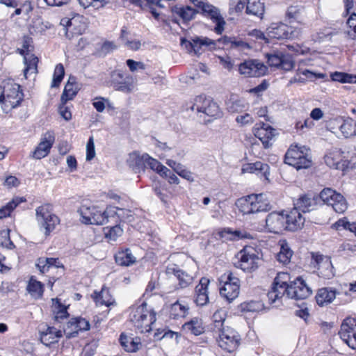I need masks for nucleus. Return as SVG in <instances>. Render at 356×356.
I'll return each instance as SVG.
<instances>
[{
	"mask_svg": "<svg viewBox=\"0 0 356 356\" xmlns=\"http://www.w3.org/2000/svg\"><path fill=\"white\" fill-rule=\"evenodd\" d=\"M290 279V275L287 273L280 272L277 274L272 284L271 290L267 294L271 303H275L285 295L289 298L296 300L306 299L311 296V288L300 277L292 282Z\"/></svg>",
	"mask_w": 356,
	"mask_h": 356,
	"instance_id": "nucleus-1",
	"label": "nucleus"
},
{
	"mask_svg": "<svg viewBox=\"0 0 356 356\" xmlns=\"http://www.w3.org/2000/svg\"><path fill=\"white\" fill-rule=\"evenodd\" d=\"M0 87L2 89L0 104L4 112L8 113L21 104L24 94L20 86L13 80L3 81Z\"/></svg>",
	"mask_w": 356,
	"mask_h": 356,
	"instance_id": "nucleus-2",
	"label": "nucleus"
},
{
	"mask_svg": "<svg viewBox=\"0 0 356 356\" xmlns=\"http://www.w3.org/2000/svg\"><path fill=\"white\" fill-rule=\"evenodd\" d=\"M284 162L298 170L308 168L312 165L311 150L305 145H291L285 154Z\"/></svg>",
	"mask_w": 356,
	"mask_h": 356,
	"instance_id": "nucleus-3",
	"label": "nucleus"
},
{
	"mask_svg": "<svg viewBox=\"0 0 356 356\" xmlns=\"http://www.w3.org/2000/svg\"><path fill=\"white\" fill-rule=\"evenodd\" d=\"M156 320V313L152 309H148L146 303L133 308L130 314V321L140 333L149 332L152 330V325Z\"/></svg>",
	"mask_w": 356,
	"mask_h": 356,
	"instance_id": "nucleus-4",
	"label": "nucleus"
},
{
	"mask_svg": "<svg viewBox=\"0 0 356 356\" xmlns=\"http://www.w3.org/2000/svg\"><path fill=\"white\" fill-rule=\"evenodd\" d=\"M236 204L239 210L246 215L268 211L272 208L270 202L264 198L262 193L252 194L239 199Z\"/></svg>",
	"mask_w": 356,
	"mask_h": 356,
	"instance_id": "nucleus-5",
	"label": "nucleus"
},
{
	"mask_svg": "<svg viewBox=\"0 0 356 356\" xmlns=\"http://www.w3.org/2000/svg\"><path fill=\"white\" fill-rule=\"evenodd\" d=\"M79 212L82 222L85 224L104 225L109 222V218H116V211L112 208H107L102 211L95 207L83 205Z\"/></svg>",
	"mask_w": 356,
	"mask_h": 356,
	"instance_id": "nucleus-6",
	"label": "nucleus"
},
{
	"mask_svg": "<svg viewBox=\"0 0 356 356\" xmlns=\"http://www.w3.org/2000/svg\"><path fill=\"white\" fill-rule=\"evenodd\" d=\"M35 216L40 227L44 230L46 235H49L60 222L58 217L53 213L52 205L50 204L37 207Z\"/></svg>",
	"mask_w": 356,
	"mask_h": 356,
	"instance_id": "nucleus-7",
	"label": "nucleus"
},
{
	"mask_svg": "<svg viewBox=\"0 0 356 356\" xmlns=\"http://www.w3.org/2000/svg\"><path fill=\"white\" fill-rule=\"evenodd\" d=\"M60 24L63 27L66 37L71 39L74 35H79L85 32L87 29V19L83 15L74 14L70 18H62Z\"/></svg>",
	"mask_w": 356,
	"mask_h": 356,
	"instance_id": "nucleus-8",
	"label": "nucleus"
},
{
	"mask_svg": "<svg viewBox=\"0 0 356 356\" xmlns=\"http://www.w3.org/2000/svg\"><path fill=\"white\" fill-rule=\"evenodd\" d=\"M218 346L223 350L232 353L236 350L241 341L240 334L233 328L226 327L216 332Z\"/></svg>",
	"mask_w": 356,
	"mask_h": 356,
	"instance_id": "nucleus-9",
	"label": "nucleus"
},
{
	"mask_svg": "<svg viewBox=\"0 0 356 356\" xmlns=\"http://www.w3.org/2000/svg\"><path fill=\"white\" fill-rule=\"evenodd\" d=\"M221 282H224V284L220 288V294L231 302L238 296L240 280L229 272L221 276Z\"/></svg>",
	"mask_w": 356,
	"mask_h": 356,
	"instance_id": "nucleus-10",
	"label": "nucleus"
},
{
	"mask_svg": "<svg viewBox=\"0 0 356 356\" xmlns=\"http://www.w3.org/2000/svg\"><path fill=\"white\" fill-rule=\"evenodd\" d=\"M319 198L338 213H342L347 209V202L343 196L330 188H324L320 193Z\"/></svg>",
	"mask_w": 356,
	"mask_h": 356,
	"instance_id": "nucleus-11",
	"label": "nucleus"
},
{
	"mask_svg": "<svg viewBox=\"0 0 356 356\" xmlns=\"http://www.w3.org/2000/svg\"><path fill=\"white\" fill-rule=\"evenodd\" d=\"M311 264L315 268H317L319 277L327 280L334 277V269L329 257L324 256L318 252H312Z\"/></svg>",
	"mask_w": 356,
	"mask_h": 356,
	"instance_id": "nucleus-12",
	"label": "nucleus"
},
{
	"mask_svg": "<svg viewBox=\"0 0 356 356\" xmlns=\"http://www.w3.org/2000/svg\"><path fill=\"white\" fill-rule=\"evenodd\" d=\"M259 257L252 247H245L238 253V261L235 263L237 268L243 271L254 270L258 267Z\"/></svg>",
	"mask_w": 356,
	"mask_h": 356,
	"instance_id": "nucleus-13",
	"label": "nucleus"
},
{
	"mask_svg": "<svg viewBox=\"0 0 356 356\" xmlns=\"http://www.w3.org/2000/svg\"><path fill=\"white\" fill-rule=\"evenodd\" d=\"M199 13L204 17L209 18L213 23H216L215 31L218 34H221L224 31L225 21L222 16L218 8L209 3L207 1L198 8Z\"/></svg>",
	"mask_w": 356,
	"mask_h": 356,
	"instance_id": "nucleus-14",
	"label": "nucleus"
},
{
	"mask_svg": "<svg viewBox=\"0 0 356 356\" xmlns=\"http://www.w3.org/2000/svg\"><path fill=\"white\" fill-rule=\"evenodd\" d=\"M190 108L193 111L202 112L209 116L220 117L221 115L218 104L202 95L197 96L195 98L194 103Z\"/></svg>",
	"mask_w": 356,
	"mask_h": 356,
	"instance_id": "nucleus-15",
	"label": "nucleus"
},
{
	"mask_svg": "<svg viewBox=\"0 0 356 356\" xmlns=\"http://www.w3.org/2000/svg\"><path fill=\"white\" fill-rule=\"evenodd\" d=\"M111 82L116 90L129 93L134 90L133 77L121 70H114L111 74Z\"/></svg>",
	"mask_w": 356,
	"mask_h": 356,
	"instance_id": "nucleus-16",
	"label": "nucleus"
},
{
	"mask_svg": "<svg viewBox=\"0 0 356 356\" xmlns=\"http://www.w3.org/2000/svg\"><path fill=\"white\" fill-rule=\"evenodd\" d=\"M356 318L347 317L341 325L340 338L352 349H356Z\"/></svg>",
	"mask_w": 356,
	"mask_h": 356,
	"instance_id": "nucleus-17",
	"label": "nucleus"
},
{
	"mask_svg": "<svg viewBox=\"0 0 356 356\" xmlns=\"http://www.w3.org/2000/svg\"><path fill=\"white\" fill-rule=\"evenodd\" d=\"M267 67L259 60H247L238 65L241 74L245 76H261L266 74Z\"/></svg>",
	"mask_w": 356,
	"mask_h": 356,
	"instance_id": "nucleus-18",
	"label": "nucleus"
},
{
	"mask_svg": "<svg viewBox=\"0 0 356 356\" xmlns=\"http://www.w3.org/2000/svg\"><path fill=\"white\" fill-rule=\"evenodd\" d=\"M268 63L271 67H280L285 71L291 70L294 66V61L291 55L276 51L268 54Z\"/></svg>",
	"mask_w": 356,
	"mask_h": 356,
	"instance_id": "nucleus-19",
	"label": "nucleus"
},
{
	"mask_svg": "<svg viewBox=\"0 0 356 356\" xmlns=\"http://www.w3.org/2000/svg\"><path fill=\"white\" fill-rule=\"evenodd\" d=\"M284 211V219L286 229L287 231L296 232L303 227L305 218L302 216V213L293 207L289 211Z\"/></svg>",
	"mask_w": 356,
	"mask_h": 356,
	"instance_id": "nucleus-20",
	"label": "nucleus"
},
{
	"mask_svg": "<svg viewBox=\"0 0 356 356\" xmlns=\"http://www.w3.org/2000/svg\"><path fill=\"white\" fill-rule=\"evenodd\" d=\"M284 211L271 212L266 218V228L269 232L280 234L286 229Z\"/></svg>",
	"mask_w": 356,
	"mask_h": 356,
	"instance_id": "nucleus-21",
	"label": "nucleus"
},
{
	"mask_svg": "<svg viewBox=\"0 0 356 356\" xmlns=\"http://www.w3.org/2000/svg\"><path fill=\"white\" fill-rule=\"evenodd\" d=\"M266 35L273 39H291L294 38V31L284 23H272L266 29Z\"/></svg>",
	"mask_w": 356,
	"mask_h": 356,
	"instance_id": "nucleus-22",
	"label": "nucleus"
},
{
	"mask_svg": "<svg viewBox=\"0 0 356 356\" xmlns=\"http://www.w3.org/2000/svg\"><path fill=\"white\" fill-rule=\"evenodd\" d=\"M171 11L175 17L172 21L179 23L177 17L182 20L184 24H187L193 20L199 11L190 6H175L171 8Z\"/></svg>",
	"mask_w": 356,
	"mask_h": 356,
	"instance_id": "nucleus-23",
	"label": "nucleus"
},
{
	"mask_svg": "<svg viewBox=\"0 0 356 356\" xmlns=\"http://www.w3.org/2000/svg\"><path fill=\"white\" fill-rule=\"evenodd\" d=\"M54 140L55 137L52 132L45 133L41 142L33 152V156L36 159L45 157L49 153Z\"/></svg>",
	"mask_w": 356,
	"mask_h": 356,
	"instance_id": "nucleus-24",
	"label": "nucleus"
},
{
	"mask_svg": "<svg viewBox=\"0 0 356 356\" xmlns=\"http://www.w3.org/2000/svg\"><path fill=\"white\" fill-rule=\"evenodd\" d=\"M166 273L168 275H173L176 277L178 280V286L181 289L186 288L191 285L194 280V275L193 274L188 273L179 269L176 265L168 266Z\"/></svg>",
	"mask_w": 356,
	"mask_h": 356,
	"instance_id": "nucleus-25",
	"label": "nucleus"
},
{
	"mask_svg": "<svg viewBox=\"0 0 356 356\" xmlns=\"http://www.w3.org/2000/svg\"><path fill=\"white\" fill-rule=\"evenodd\" d=\"M318 200V196L310 194H305L300 195L296 202H294V207L300 212L306 213L313 211L316 209Z\"/></svg>",
	"mask_w": 356,
	"mask_h": 356,
	"instance_id": "nucleus-26",
	"label": "nucleus"
},
{
	"mask_svg": "<svg viewBox=\"0 0 356 356\" xmlns=\"http://www.w3.org/2000/svg\"><path fill=\"white\" fill-rule=\"evenodd\" d=\"M276 131L269 124L261 123L259 127L255 129L254 135L263 143L265 148L270 145V140L275 136Z\"/></svg>",
	"mask_w": 356,
	"mask_h": 356,
	"instance_id": "nucleus-27",
	"label": "nucleus"
},
{
	"mask_svg": "<svg viewBox=\"0 0 356 356\" xmlns=\"http://www.w3.org/2000/svg\"><path fill=\"white\" fill-rule=\"evenodd\" d=\"M210 280L207 277H202L199 284L195 286V302L197 305L204 306L209 302L208 286Z\"/></svg>",
	"mask_w": 356,
	"mask_h": 356,
	"instance_id": "nucleus-28",
	"label": "nucleus"
},
{
	"mask_svg": "<svg viewBox=\"0 0 356 356\" xmlns=\"http://www.w3.org/2000/svg\"><path fill=\"white\" fill-rule=\"evenodd\" d=\"M181 44L185 45V47L190 51H193L195 54H200L201 50L203 47H209L214 45L215 42L208 38H198L196 37L192 39L191 42L186 40H181Z\"/></svg>",
	"mask_w": 356,
	"mask_h": 356,
	"instance_id": "nucleus-29",
	"label": "nucleus"
},
{
	"mask_svg": "<svg viewBox=\"0 0 356 356\" xmlns=\"http://www.w3.org/2000/svg\"><path fill=\"white\" fill-rule=\"evenodd\" d=\"M67 329L70 328L72 332H66L67 338L75 337L79 331H86L90 329L89 321L83 318H73L67 325Z\"/></svg>",
	"mask_w": 356,
	"mask_h": 356,
	"instance_id": "nucleus-30",
	"label": "nucleus"
},
{
	"mask_svg": "<svg viewBox=\"0 0 356 356\" xmlns=\"http://www.w3.org/2000/svg\"><path fill=\"white\" fill-rule=\"evenodd\" d=\"M37 267L42 273L49 272L51 269H60V274L64 272L63 264L60 262L58 258L52 257H42L38 259L36 264Z\"/></svg>",
	"mask_w": 356,
	"mask_h": 356,
	"instance_id": "nucleus-31",
	"label": "nucleus"
},
{
	"mask_svg": "<svg viewBox=\"0 0 356 356\" xmlns=\"http://www.w3.org/2000/svg\"><path fill=\"white\" fill-rule=\"evenodd\" d=\"M120 342L124 349L130 353L136 352L143 346L140 337L128 336L124 333L120 334Z\"/></svg>",
	"mask_w": 356,
	"mask_h": 356,
	"instance_id": "nucleus-32",
	"label": "nucleus"
},
{
	"mask_svg": "<svg viewBox=\"0 0 356 356\" xmlns=\"http://www.w3.org/2000/svg\"><path fill=\"white\" fill-rule=\"evenodd\" d=\"M270 167L267 163H264L260 161L254 163H248L243 166V172L255 173L263 176L265 179L268 180L270 175Z\"/></svg>",
	"mask_w": 356,
	"mask_h": 356,
	"instance_id": "nucleus-33",
	"label": "nucleus"
},
{
	"mask_svg": "<svg viewBox=\"0 0 356 356\" xmlns=\"http://www.w3.org/2000/svg\"><path fill=\"white\" fill-rule=\"evenodd\" d=\"M337 293V291L332 288H322L318 291L316 296V302L321 307L327 305L334 300Z\"/></svg>",
	"mask_w": 356,
	"mask_h": 356,
	"instance_id": "nucleus-34",
	"label": "nucleus"
},
{
	"mask_svg": "<svg viewBox=\"0 0 356 356\" xmlns=\"http://www.w3.org/2000/svg\"><path fill=\"white\" fill-rule=\"evenodd\" d=\"M62 337V332L54 327H48L45 331L40 333V341L46 346L58 342Z\"/></svg>",
	"mask_w": 356,
	"mask_h": 356,
	"instance_id": "nucleus-35",
	"label": "nucleus"
},
{
	"mask_svg": "<svg viewBox=\"0 0 356 356\" xmlns=\"http://www.w3.org/2000/svg\"><path fill=\"white\" fill-rule=\"evenodd\" d=\"M182 330L187 333L197 336L204 332V328L202 319L194 317L182 325Z\"/></svg>",
	"mask_w": 356,
	"mask_h": 356,
	"instance_id": "nucleus-36",
	"label": "nucleus"
},
{
	"mask_svg": "<svg viewBox=\"0 0 356 356\" xmlns=\"http://www.w3.org/2000/svg\"><path fill=\"white\" fill-rule=\"evenodd\" d=\"M305 8L302 6H291L287 8L286 11V17L290 22H297L298 23H303L305 18Z\"/></svg>",
	"mask_w": 356,
	"mask_h": 356,
	"instance_id": "nucleus-37",
	"label": "nucleus"
},
{
	"mask_svg": "<svg viewBox=\"0 0 356 356\" xmlns=\"http://www.w3.org/2000/svg\"><path fill=\"white\" fill-rule=\"evenodd\" d=\"M146 158L147 154L140 156L138 154L134 152L129 154L127 162L136 172H140V171H144L145 169Z\"/></svg>",
	"mask_w": 356,
	"mask_h": 356,
	"instance_id": "nucleus-38",
	"label": "nucleus"
},
{
	"mask_svg": "<svg viewBox=\"0 0 356 356\" xmlns=\"http://www.w3.org/2000/svg\"><path fill=\"white\" fill-rule=\"evenodd\" d=\"M97 305L109 307L115 304V300L111 296L108 289L102 288L100 292H95L92 296Z\"/></svg>",
	"mask_w": 356,
	"mask_h": 356,
	"instance_id": "nucleus-39",
	"label": "nucleus"
},
{
	"mask_svg": "<svg viewBox=\"0 0 356 356\" xmlns=\"http://www.w3.org/2000/svg\"><path fill=\"white\" fill-rule=\"evenodd\" d=\"M115 259L118 265L122 266H129L136 262V257H134L129 249L117 252Z\"/></svg>",
	"mask_w": 356,
	"mask_h": 356,
	"instance_id": "nucleus-40",
	"label": "nucleus"
},
{
	"mask_svg": "<svg viewBox=\"0 0 356 356\" xmlns=\"http://www.w3.org/2000/svg\"><path fill=\"white\" fill-rule=\"evenodd\" d=\"M246 13L261 17L264 13V3L261 0H247Z\"/></svg>",
	"mask_w": 356,
	"mask_h": 356,
	"instance_id": "nucleus-41",
	"label": "nucleus"
},
{
	"mask_svg": "<svg viewBox=\"0 0 356 356\" xmlns=\"http://www.w3.org/2000/svg\"><path fill=\"white\" fill-rule=\"evenodd\" d=\"M24 60L26 65L24 70V76L27 78L29 74H36L38 58L33 54H26L24 56Z\"/></svg>",
	"mask_w": 356,
	"mask_h": 356,
	"instance_id": "nucleus-42",
	"label": "nucleus"
},
{
	"mask_svg": "<svg viewBox=\"0 0 356 356\" xmlns=\"http://www.w3.org/2000/svg\"><path fill=\"white\" fill-rule=\"evenodd\" d=\"M23 197H15L0 209V219L10 216L13 210L21 203L25 202Z\"/></svg>",
	"mask_w": 356,
	"mask_h": 356,
	"instance_id": "nucleus-43",
	"label": "nucleus"
},
{
	"mask_svg": "<svg viewBox=\"0 0 356 356\" xmlns=\"http://www.w3.org/2000/svg\"><path fill=\"white\" fill-rule=\"evenodd\" d=\"M339 129L345 138L351 137L356 134V122L352 118H348L343 120Z\"/></svg>",
	"mask_w": 356,
	"mask_h": 356,
	"instance_id": "nucleus-44",
	"label": "nucleus"
},
{
	"mask_svg": "<svg viewBox=\"0 0 356 356\" xmlns=\"http://www.w3.org/2000/svg\"><path fill=\"white\" fill-rule=\"evenodd\" d=\"M226 318V313L225 310L220 309H218L212 316L213 322V332H217V331H219L222 330V328H225L223 327V323L225 321Z\"/></svg>",
	"mask_w": 356,
	"mask_h": 356,
	"instance_id": "nucleus-45",
	"label": "nucleus"
},
{
	"mask_svg": "<svg viewBox=\"0 0 356 356\" xmlns=\"http://www.w3.org/2000/svg\"><path fill=\"white\" fill-rule=\"evenodd\" d=\"M219 238L225 241H233L236 239L245 238V235L242 234L240 231H231L229 229H224L218 234Z\"/></svg>",
	"mask_w": 356,
	"mask_h": 356,
	"instance_id": "nucleus-46",
	"label": "nucleus"
},
{
	"mask_svg": "<svg viewBox=\"0 0 356 356\" xmlns=\"http://www.w3.org/2000/svg\"><path fill=\"white\" fill-rule=\"evenodd\" d=\"M78 90L79 88L76 85L67 83L61 95V102L66 103L67 101L72 100L76 96Z\"/></svg>",
	"mask_w": 356,
	"mask_h": 356,
	"instance_id": "nucleus-47",
	"label": "nucleus"
},
{
	"mask_svg": "<svg viewBox=\"0 0 356 356\" xmlns=\"http://www.w3.org/2000/svg\"><path fill=\"white\" fill-rule=\"evenodd\" d=\"M27 290L32 296L39 298L42 295L43 285L40 282L31 278L27 286Z\"/></svg>",
	"mask_w": 356,
	"mask_h": 356,
	"instance_id": "nucleus-48",
	"label": "nucleus"
},
{
	"mask_svg": "<svg viewBox=\"0 0 356 356\" xmlns=\"http://www.w3.org/2000/svg\"><path fill=\"white\" fill-rule=\"evenodd\" d=\"M185 305L180 304L178 301L172 304L169 310L170 317L172 318H177L184 317L187 311Z\"/></svg>",
	"mask_w": 356,
	"mask_h": 356,
	"instance_id": "nucleus-49",
	"label": "nucleus"
},
{
	"mask_svg": "<svg viewBox=\"0 0 356 356\" xmlns=\"http://www.w3.org/2000/svg\"><path fill=\"white\" fill-rule=\"evenodd\" d=\"M292 255V250L289 248L288 245L286 243L281 246L280 251L277 255V259L280 263L286 264L290 261Z\"/></svg>",
	"mask_w": 356,
	"mask_h": 356,
	"instance_id": "nucleus-50",
	"label": "nucleus"
},
{
	"mask_svg": "<svg viewBox=\"0 0 356 356\" xmlns=\"http://www.w3.org/2000/svg\"><path fill=\"white\" fill-rule=\"evenodd\" d=\"M325 162L326 165L330 168L338 169L339 168V153L338 152H333L327 154L325 157Z\"/></svg>",
	"mask_w": 356,
	"mask_h": 356,
	"instance_id": "nucleus-51",
	"label": "nucleus"
},
{
	"mask_svg": "<svg viewBox=\"0 0 356 356\" xmlns=\"http://www.w3.org/2000/svg\"><path fill=\"white\" fill-rule=\"evenodd\" d=\"M333 227L337 230H340L341 227H342L344 229H347L351 232L356 233V223L350 222L346 218H343L337 220L333 225Z\"/></svg>",
	"mask_w": 356,
	"mask_h": 356,
	"instance_id": "nucleus-52",
	"label": "nucleus"
},
{
	"mask_svg": "<svg viewBox=\"0 0 356 356\" xmlns=\"http://www.w3.org/2000/svg\"><path fill=\"white\" fill-rule=\"evenodd\" d=\"M64 74L65 70L63 65L62 64H58L56 66L54 73L53 81L51 83L52 88L58 87L60 85L63 79Z\"/></svg>",
	"mask_w": 356,
	"mask_h": 356,
	"instance_id": "nucleus-53",
	"label": "nucleus"
},
{
	"mask_svg": "<svg viewBox=\"0 0 356 356\" xmlns=\"http://www.w3.org/2000/svg\"><path fill=\"white\" fill-rule=\"evenodd\" d=\"M245 108V105L243 101L236 99V100H229L227 103V108L229 112L235 113H241Z\"/></svg>",
	"mask_w": 356,
	"mask_h": 356,
	"instance_id": "nucleus-54",
	"label": "nucleus"
},
{
	"mask_svg": "<svg viewBox=\"0 0 356 356\" xmlns=\"http://www.w3.org/2000/svg\"><path fill=\"white\" fill-rule=\"evenodd\" d=\"M355 16H356V14L353 13L348 19L346 22L347 29L345 31V33L351 39H355L356 37V23L355 19L354 18Z\"/></svg>",
	"mask_w": 356,
	"mask_h": 356,
	"instance_id": "nucleus-55",
	"label": "nucleus"
},
{
	"mask_svg": "<svg viewBox=\"0 0 356 356\" xmlns=\"http://www.w3.org/2000/svg\"><path fill=\"white\" fill-rule=\"evenodd\" d=\"M10 229L2 230L0 232V245L7 249H13L15 245L10 240Z\"/></svg>",
	"mask_w": 356,
	"mask_h": 356,
	"instance_id": "nucleus-56",
	"label": "nucleus"
},
{
	"mask_svg": "<svg viewBox=\"0 0 356 356\" xmlns=\"http://www.w3.org/2000/svg\"><path fill=\"white\" fill-rule=\"evenodd\" d=\"M294 76L297 79H302V83H304L307 79L312 80L313 78H316V75L309 70H302L299 67Z\"/></svg>",
	"mask_w": 356,
	"mask_h": 356,
	"instance_id": "nucleus-57",
	"label": "nucleus"
},
{
	"mask_svg": "<svg viewBox=\"0 0 356 356\" xmlns=\"http://www.w3.org/2000/svg\"><path fill=\"white\" fill-rule=\"evenodd\" d=\"M123 233L122 229L118 226L111 227L106 233V237L111 241H115L117 238L120 236Z\"/></svg>",
	"mask_w": 356,
	"mask_h": 356,
	"instance_id": "nucleus-58",
	"label": "nucleus"
},
{
	"mask_svg": "<svg viewBox=\"0 0 356 356\" xmlns=\"http://www.w3.org/2000/svg\"><path fill=\"white\" fill-rule=\"evenodd\" d=\"M231 48L243 51L246 49H250V46L247 42H244L243 40L233 37V41L231 44Z\"/></svg>",
	"mask_w": 356,
	"mask_h": 356,
	"instance_id": "nucleus-59",
	"label": "nucleus"
},
{
	"mask_svg": "<svg viewBox=\"0 0 356 356\" xmlns=\"http://www.w3.org/2000/svg\"><path fill=\"white\" fill-rule=\"evenodd\" d=\"M86 160L91 161L95 156V144L93 138L90 137L86 145Z\"/></svg>",
	"mask_w": 356,
	"mask_h": 356,
	"instance_id": "nucleus-60",
	"label": "nucleus"
},
{
	"mask_svg": "<svg viewBox=\"0 0 356 356\" xmlns=\"http://www.w3.org/2000/svg\"><path fill=\"white\" fill-rule=\"evenodd\" d=\"M236 121L237 122V123L241 124L242 126H244L252 124L254 120L250 114L245 113L244 115H238L236 118Z\"/></svg>",
	"mask_w": 356,
	"mask_h": 356,
	"instance_id": "nucleus-61",
	"label": "nucleus"
},
{
	"mask_svg": "<svg viewBox=\"0 0 356 356\" xmlns=\"http://www.w3.org/2000/svg\"><path fill=\"white\" fill-rule=\"evenodd\" d=\"M127 66L129 67L131 72H134L138 69L144 70L145 65L142 62L135 61L132 59H128L126 61Z\"/></svg>",
	"mask_w": 356,
	"mask_h": 356,
	"instance_id": "nucleus-62",
	"label": "nucleus"
},
{
	"mask_svg": "<svg viewBox=\"0 0 356 356\" xmlns=\"http://www.w3.org/2000/svg\"><path fill=\"white\" fill-rule=\"evenodd\" d=\"M259 308V303L254 301L241 304V309L245 312H255Z\"/></svg>",
	"mask_w": 356,
	"mask_h": 356,
	"instance_id": "nucleus-63",
	"label": "nucleus"
},
{
	"mask_svg": "<svg viewBox=\"0 0 356 356\" xmlns=\"http://www.w3.org/2000/svg\"><path fill=\"white\" fill-rule=\"evenodd\" d=\"M105 101H108V100L103 97H96L94 99L92 105L95 107V108L97 110V111L102 113L104 111Z\"/></svg>",
	"mask_w": 356,
	"mask_h": 356,
	"instance_id": "nucleus-64",
	"label": "nucleus"
}]
</instances>
